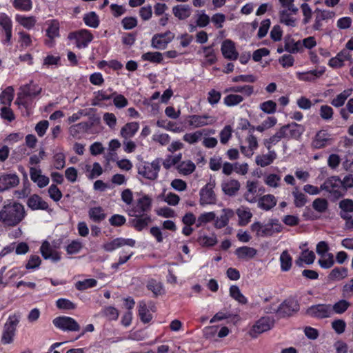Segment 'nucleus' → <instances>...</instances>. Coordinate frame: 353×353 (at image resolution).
Instances as JSON below:
<instances>
[{
    "label": "nucleus",
    "mask_w": 353,
    "mask_h": 353,
    "mask_svg": "<svg viewBox=\"0 0 353 353\" xmlns=\"http://www.w3.org/2000/svg\"><path fill=\"white\" fill-rule=\"evenodd\" d=\"M113 103L117 108H123L128 105V101L126 98L122 95L119 94L117 92L112 93Z\"/></svg>",
    "instance_id": "774afa93"
},
{
    "label": "nucleus",
    "mask_w": 353,
    "mask_h": 353,
    "mask_svg": "<svg viewBox=\"0 0 353 353\" xmlns=\"http://www.w3.org/2000/svg\"><path fill=\"white\" fill-rule=\"evenodd\" d=\"M19 183V178L16 174H6L0 176V192L16 187Z\"/></svg>",
    "instance_id": "f3484780"
},
{
    "label": "nucleus",
    "mask_w": 353,
    "mask_h": 353,
    "mask_svg": "<svg viewBox=\"0 0 353 353\" xmlns=\"http://www.w3.org/2000/svg\"><path fill=\"white\" fill-rule=\"evenodd\" d=\"M281 176L276 174H270L266 176L264 181L266 185L272 188H278L281 183Z\"/></svg>",
    "instance_id": "338daca9"
},
{
    "label": "nucleus",
    "mask_w": 353,
    "mask_h": 353,
    "mask_svg": "<svg viewBox=\"0 0 353 353\" xmlns=\"http://www.w3.org/2000/svg\"><path fill=\"white\" fill-rule=\"evenodd\" d=\"M172 12L175 17L179 20H185L190 17L192 8L187 4H179L172 8Z\"/></svg>",
    "instance_id": "cd10ccee"
},
{
    "label": "nucleus",
    "mask_w": 353,
    "mask_h": 353,
    "mask_svg": "<svg viewBox=\"0 0 353 353\" xmlns=\"http://www.w3.org/2000/svg\"><path fill=\"white\" fill-rule=\"evenodd\" d=\"M24 205L19 202H10L0 210V223L5 227H15L26 217Z\"/></svg>",
    "instance_id": "f257e3e1"
},
{
    "label": "nucleus",
    "mask_w": 353,
    "mask_h": 353,
    "mask_svg": "<svg viewBox=\"0 0 353 353\" xmlns=\"http://www.w3.org/2000/svg\"><path fill=\"white\" fill-rule=\"evenodd\" d=\"M30 176L31 180L37 183L40 188H43L49 184L50 179L41 174V170L40 169L31 167L30 168Z\"/></svg>",
    "instance_id": "412c9836"
},
{
    "label": "nucleus",
    "mask_w": 353,
    "mask_h": 353,
    "mask_svg": "<svg viewBox=\"0 0 353 353\" xmlns=\"http://www.w3.org/2000/svg\"><path fill=\"white\" fill-rule=\"evenodd\" d=\"M299 310L298 301L293 299L284 301L276 310V314L280 317L290 316Z\"/></svg>",
    "instance_id": "ddd939ff"
},
{
    "label": "nucleus",
    "mask_w": 353,
    "mask_h": 353,
    "mask_svg": "<svg viewBox=\"0 0 353 353\" xmlns=\"http://www.w3.org/2000/svg\"><path fill=\"white\" fill-rule=\"evenodd\" d=\"M97 281L94 279H87L83 281H79L75 283V287L78 290L83 291L88 288L95 287Z\"/></svg>",
    "instance_id": "6e6d98bb"
},
{
    "label": "nucleus",
    "mask_w": 353,
    "mask_h": 353,
    "mask_svg": "<svg viewBox=\"0 0 353 353\" xmlns=\"http://www.w3.org/2000/svg\"><path fill=\"white\" fill-rule=\"evenodd\" d=\"M152 199L147 194L137 199L136 205L128 211L129 216L147 214L152 209Z\"/></svg>",
    "instance_id": "0eeeda50"
},
{
    "label": "nucleus",
    "mask_w": 353,
    "mask_h": 353,
    "mask_svg": "<svg viewBox=\"0 0 353 353\" xmlns=\"http://www.w3.org/2000/svg\"><path fill=\"white\" fill-rule=\"evenodd\" d=\"M347 276V270L345 268H335L329 274V281H340Z\"/></svg>",
    "instance_id": "ea45409f"
},
{
    "label": "nucleus",
    "mask_w": 353,
    "mask_h": 353,
    "mask_svg": "<svg viewBox=\"0 0 353 353\" xmlns=\"http://www.w3.org/2000/svg\"><path fill=\"white\" fill-rule=\"evenodd\" d=\"M215 181H210L200 190V204L201 205L214 204L216 201V194L213 190Z\"/></svg>",
    "instance_id": "9b49d317"
},
{
    "label": "nucleus",
    "mask_w": 353,
    "mask_h": 353,
    "mask_svg": "<svg viewBox=\"0 0 353 353\" xmlns=\"http://www.w3.org/2000/svg\"><path fill=\"white\" fill-rule=\"evenodd\" d=\"M241 92L244 94L246 97H250L254 92V88L250 85H236L230 87L225 89V92Z\"/></svg>",
    "instance_id": "58836bf2"
},
{
    "label": "nucleus",
    "mask_w": 353,
    "mask_h": 353,
    "mask_svg": "<svg viewBox=\"0 0 353 353\" xmlns=\"http://www.w3.org/2000/svg\"><path fill=\"white\" fill-rule=\"evenodd\" d=\"M285 50L290 53H297L302 50L301 41H295L291 36H287L284 39Z\"/></svg>",
    "instance_id": "72a5a7b5"
},
{
    "label": "nucleus",
    "mask_w": 353,
    "mask_h": 353,
    "mask_svg": "<svg viewBox=\"0 0 353 353\" xmlns=\"http://www.w3.org/2000/svg\"><path fill=\"white\" fill-rule=\"evenodd\" d=\"M350 305V303L344 299L340 300L332 306V312L343 314L347 310Z\"/></svg>",
    "instance_id": "e2e57ef3"
},
{
    "label": "nucleus",
    "mask_w": 353,
    "mask_h": 353,
    "mask_svg": "<svg viewBox=\"0 0 353 353\" xmlns=\"http://www.w3.org/2000/svg\"><path fill=\"white\" fill-rule=\"evenodd\" d=\"M243 100L244 98L241 95L230 94L223 99V103L225 105L231 107L240 104Z\"/></svg>",
    "instance_id": "8fccbe9b"
},
{
    "label": "nucleus",
    "mask_w": 353,
    "mask_h": 353,
    "mask_svg": "<svg viewBox=\"0 0 353 353\" xmlns=\"http://www.w3.org/2000/svg\"><path fill=\"white\" fill-rule=\"evenodd\" d=\"M205 130H198L192 133H186L183 135V139L184 141L190 143L194 144L198 142L201 139L202 136L203 135V132Z\"/></svg>",
    "instance_id": "864d4df0"
},
{
    "label": "nucleus",
    "mask_w": 353,
    "mask_h": 353,
    "mask_svg": "<svg viewBox=\"0 0 353 353\" xmlns=\"http://www.w3.org/2000/svg\"><path fill=\"white\" fill-rule=\"evenodd\" d=\"M131 216L134 218L129 219L128 224L139 232L147 228L149 224L152 223L151 216L148 214Z\"/></svg>",
    "instance_id": "4468645a"
},
{
    "label": "nucleus",
    "mask_w": 353,
    "mask_h": 353,
    "mask_svg": "<svg viewBox=\"0 0 353 353\" xmlns=\"http://www.w3.org/2000/svg\"><path fill=\"white\" fill-rule=\"evenodd\" d=\"M277 200L272 194H266L260 197L258 200V207L261 209L268 211L276 205Z\"/></svg>",
    "instance_id": "c85d7f7f"
},
{
    "label": "nucleus",
    "mask_w": 353,
    "mask_h": 353,
    "mask_svg": "<svg viewBox=\"0 0 353 353\" xmlns=\"http://www.w3.org/2000/svg\"><path fill=\"white\" fill-rule=\"evenodd\" d=\"M12 5L17 10L28 12L32 8L31 0H13Z\"/></svg>",
    "instance_id": "5fc2aeb1"
},
{
    "label": "nucleus",
    "mask_w": 353,
    "mask_h": 353,
    "mask_svg": "<svg viewBox=\"0 0 353 353\" xmlns=\"http://www.w3.org/2000/svg\"><path fill=\"white\" fill-rule=\"evenodd\" d=\"M91 127V124L88 122H81L77 124L73 125L70 127L69 132L72 137H76L78 134L86 132Z\"/></svg>",
    "instance_id": "79ce46f5"
},
{
    "label": "nucleus",
    "mask_w": 353,
    "mask_h": 353,
    "mask_svg": "<svg viewBox=\"0 0 353 353\" xmlns=\"http://www.w3.org/2000/svg\"><path fill=\"white\" fill-rule=\"evenodd\" d=\"M284 128L288 134L287 139H298L305 131L304 126L295 122L285 125Z\"/></svg>",
    "instance_id": "393cba45"
},
{
    "label": "nucleus",
    "mask_w": 353,
    "mask_h": 353,
    "mask_svg": "<svg viewBox=\"0 0 353 353\" xmlns=\"http://www.w3.org/2000/svg\"><path fill=\"white\" fill-rule=\"evenodd\" d=\"M215 122L214 117L208 115H192L190 117L189 124L194 128H200Z\"/></svg>",
    "instance_id": "b1692460"
},
{
    "label": "nucleus",
    "mask_w": 353,
    "mask_h": 353,
    "mask_svg": "<svg viewBox=\"0 0 353 353\" xmlns=\"http://www.w3.org/2000/svg\"><path fill=\"white\" fill-rule=\"evenodd\" d=\"M85 23L91 28H96L99 26V21L95 12H91L85 14L83 17Z\"/></svg>",
    "instance_id": "680f3d73"
},
{
    "label": "nucleus",
    "mask_w": 353,
    "mask_h": 353,
    "mask_svg": "<svg viewBox=\"0 0 353 353\" xmlns=\"http://www.w3.org/2000/svg\"><path fill=\"white\" fill-rule=\"evenodd\" d=\"M240 183L235 179H228L223 181L221 189L225 194L232 196H234L240 189Z\"/></svg>",
    "instance_id": "a878e982"
},
{
    "label": "nucleus",
    "mask_w": 353,
    "mask_h": 353,
    "mask_svg": "<svg viewBox=\"0 0 353 353\" xmlns=\"http://www.w3.org/2000/svg\"><path fill=\"white\" fill-rule=\"evenodd\" d=\"M146 288L148 290L153 293L154 297L162 295L164 294L163 285L161 281L154 279H150L147 281Z\"/></svg>",
    "instance_id": "473e14b6"
},
{
    "label": "nucleus",
    "mask_w": 353,
    "mask_h": 353,
    "mask_svg": "<svg viewBox=\"0 0 353 353\" xmlns=\"http://www.w3.org/2000/svg\"><path fill=\"white\" fill-rule=\"evenodd\" d=\"M288 10H283L279 13L280 22L288 26L294 27L296 26V20L290 16Z\"/></svg>",
    "instance_id": "3c124183"
},
{
    "label": "nucleus",
    "mask_w": 353,
    "mask_h": 353,
    "mask_svg": "<svg viewBox=\"0 0 353 353\" xmlns=\"http://www.w3.org/2000/svg\"><path fill=\"white\" fill-rule=\"evenodd\" d=\"M352 89H347L343 90L341 93L339 94L334 99H332L331 103L334 107H341L344 105L346 99L352 94Z\"/></svg>",
    "instance_id": "37998d69"
},
{
    "label": "nucleus",
    "mask_w": 353,
    "mask_h": 353,
    "mask_svg": "<svg viewBox=\"0 0 353 353\" xmlns=\"http://www.w3.org/2000/svg\"><path fill=\"white\" fill-rule=\"evenodd\" d=\"M40 252L44 259H50L53 262H58L61 259L58 252L54 250L48 241H44L40 248Z\"/></svg>",
    "instance_id": "a211bd4d"
},
{
    "label": "nucleus",
    "mask_w": 353,
    "mask_h": 353,
    "mask_svg": "<svg viewBox=\"0 0 353 353\" xmlns=\"http://www.w3.org/2000/svg\"><path fill=\"white\" fill-rule=\"evenodd\" d=\"M341 209L339 215L341 219H349L350 213L353 212V200L345 199L341 200L339 203Z\"/></svg>",
    "instance_id": "2f4dec72"
},
{
    "label": "nucleus",
    "mask_w": 353,
    "mask_h": 353,
    "mask_svg": "<svg viewBox=\"0 0 353 353\" xmlns=\"http://www.w3.org/2000/svg\"><path fill=\"white\" fill-rule=\"evenodd\" d=\"M216 218V214L214 212H204L198 217L196 221V227H200L203 224L214 221Z\"/></svg>",
    "instance_id": "052dcab7"
},
{
    "label": "nucleus",
    "mask_w": 353,
    "mask_h": 353,
    "mask_svg": "<svg viewBox=\"0 0 353 353\" xmlns=\"http://www.w3.org/2000/svg\"><path fill=\"white\" fill-rule=\"evenodd\" d=\"M292 195L294 198V205L296 208H301L304 206L307 202V196L302 192L298 190V188H295L292 192Z\"/></svg>",
    "instance_id": "4d7b16f0"
},
{
    "label": "nucleus",
    "mask_w": 353,
    "mask_h": 353,
    "mask_svg": "<svg viewBox=\"0 0 353 353\" xmlns=\"http://www.w3.org/2000/svg\"><path fill=\"white\" fill-rule=\"evenodd\" d=\"M46 35L50 39V41H46V43L48 46L52 45V40L59 37V22L57 20L50 21L49 26L46 30Z\"/></svg>",
    "instance_id": "7c9ffc66"
},
{
    "label": "nucleus",
    "mask_w": 353,
    "mask_h": 353,
    "mask_svg": "<svg viewBox=\"0 0 353 353\" xmlns=\"http://www.w3.org/2000/svg\"><path fill=\"white\" fill-rule=\"evenodd\" d=\"M257 254V250L251 247L242 246L235 250V254L240 259L248 260L254 258Z\"/></svg>",
    "instance_id": "c756f323"
},
{
    "label": "nucleus",
    "mask_w": 353,
    "mask_h": 353,
    "mask_svg": "<svg viewBox=\"0 0 353 353\" xmlns=\"http://www.w3.org/2000/svg\"><path fill=\"white\" fill-rule=\"evenodd\" d=\"M196 168L195 164L190 160L182 161L178 165L179 172L188 175L192 173Z\"/></svg>",
    "instance_id": "603ef678"
},
{
    "label": "nucleus",
    "mask_w": 353,
    "mask_h": 353,
    "mask_svg": "<svg viewBox=\"0 0 353 353\" xmlns=\"http://www.w3.org/2000/svg\"><path fill=\"white\" fill-rule=\"evenodd\" d=\"M312 208L316 212L323 213L328 208V202L325 199L317 198L312 202Z\"/></svg>",
    "instance_id": "13d9d810"
},
{
    "label": "nucleus",
    "mask_w": 353,
    "mask_h": 353,
    "mask_svg": "<svg viewBox=\"0 0 353 353\" xmlns=\"http://www.w3.org/2000/svg\"><path fill=\"white\" fill-rule=\"evenodd\" d=\"M230 296L241 304H246L248 302L246 297L241 292L237 285H233L230 286Z\"/></svg>",
    "instance_id": "c03bdc74"
},
{
    "label": "nucleus",
    "mask_w": 353,
    "mask_h": 353,
    "mask_svg": "<svg viewBox=\"0 0 353 353\" xmlns=\"http://www.w3.org/2000/svg\"><path fill=\"white\" fill-rule=\"evenodd\" d=\"M330 135L325 130H320L315 135L312 146L315 149H321L330 143Z\"/></svg>",
    "instance_id": "5701e85b"
},
{
    "label": "nucleus",
    "mask_w": 353,
    "mask_h": 353,
    "mask_svg": "<svg viewBox=\"0 0 353 353\" xmlns=\"http://www.w3.org/2000/svg\"><path fill=\"white\" fill-rule=\"evenodd\" d=\"M54 325L63 331L77 332L80 330L79 324L72 317L58 316L53 319Z\"/></svg>",
    "instance_id": "1a4fd4ad"
},
{
    "label": "nucleus",
    "mask_w": 353,
    "mask_h": 353,
    "mask_svg": "<svg viewBox=\"0 0 353 353\" xmlns=\"http://www.w3.org/2000/svg\"><path fill=\"white\" fill-rule=\"evenodd\" d=\"M16 21L25 28L31 29L36 23V19L34 17H26L22 15H17Z\"/></svg>",
    "instance_id": "de8ad7c7"
},
{
    "label": "nucleus",
    "mask_w": 353,
    "mask_h": 353,
    "mask_svg": "<svg viewBox=\"0 0 353 353\" xmlns=\"http://www.w3.org/2000/svg\"><path fill=\"white\" fill-rule=\"evenodd\" d=\"M221 50L223 56L227 59L236 60L239 57L234 43L230 39H226L222 43Z\"/></svg>",
    "instance_id": "6ab92c4d"
},
{
    "label": "nucleus",
    "mask_w": 353,
    "mask_h": 353,
    "mask_svg": "<svg viewBox=\"0 0 353 353\" xmlns=\"http://www.w3.org/2000/svg\"><path fill=\"white\" fill-rule=\"evenodd\" d=\"M27 205L32 210H48L49 208L48 203L43 200L38 194H34L31 195L28 201Z\"/></svg>",
    "instance_id": "aec40b11"
},
{
    "label": "nucleus",
    "mask_w": 353,
    "mask_h": 353,
    "mask_svg": "<svg viewBox=\"0 0 353 353\" xmlns=\"http://www.w3.org/2000/svg\"><path fill=\"white\" fill-rule=\"evenodd\" d=\"M0 27L6 34L4 43H10L12 38V22L10 17L6 13L0 14Z\"/></svg>",
    "instance_id": "4be33fe9"
},
{
    "label": "nucleus",
    "mask_w": 353,
    "mask_h": 353,
    "mask_svg": "<svg viewBox=\"0 0 353 353\" xmlns=\"http://www.w3.org/2000/svg\"><path fill=\"white\" fill-rule=\"evenodd\" d=\"M135 241L132 239L116 238L110 242H107L102 245V248L106 252H112L116 249L124 245L134 247L135 245Z\"/></svg>",
    "instance_id": "2eb2a0df"
},
{
    "label": "nucleus",
    "mask_w": 353,
    "mask_h": 353,
    "mask_svg": "<svg viewBox=\"0 0 353 353\" xmlns=\"http://www.w3.org/2000/svg\"><path fill=\"white\" fill-rule=\"evenodd\" d=\"M139 315L141 321L144 323L150 322L152 319V314L150 313L147 305L143 301L139 303Z\"/></svg>",
    "instance_id": "a19ab883"
},
{
    "label": "nucleus",
    "mask_w": 353,
    "mask_h": 353,
    "mask_svg": "<svg viewBox=\"0 0 353 353\" xmlns=\"http://www.w3.org/2000/svg\"><path fill=\"white\" fill-rule=\"evenodd\" d=\"M161 168V159L157 158L152 162L141 161L137 165L138 174L144 179L154 181L158 178Z\"/></svg>",
    "instance_id": "20e7f679"
},
{
    "label": "nucleus",
    "mask_w": 353,
    "mask_h": 353,
    "mask_svg": "<svg viewBox=\"0 0 353 353\" xmlns=\"http://www.w3.org/2000/svg\"><path fill=\"white\" fill-rule=\"evenodd\" d=\"M234 216V212L229 208H224L222 210V213L220 216L215 218L214 225L216 229H221L225 227L230 219Z\"/></svg>",
    "instance_id": "bb28decb"
},
{
    "label": "nucleus",
    "mask_w": 353,
    "mask_h": 353,
    "mask_svg": "<svg viewBox=\"0 0 353 353\" xmlns=\"http://www.w3.org/2000/svg\"><path fill=\"white\" fill-rule=\"evenodd\" d=\"M139 130V124L137 122H131L125 124L121 130V136L125 140L132 137Z\"/></svg>",
    "instance_id": "f704fd0d"
},
{
    "label": "nucleus",
    "mask_w": 353,
    "mask_h": 353,
    "mask_svg": "<svg viewBox=\"0 0 353 353\" xmlns=\"http://www.w3.org/2000/svg\"><path fill=\"white\" fill-rule=\"evenodd\" d=\"M173 36L164 39L162 35L156 34L151 40V46L156 49H165L167 45L172 41Z\"/></svg>",
    "instance_id": "e433bc0d"
},
{
    "label": "nucleus",
    "mask_w": 353,
    "mask_h": 353,
    "mask_svg": "<svg viewBox=\"0 0 353 353\" xmlns=\"http://www.w3.org/2000/svg\"><path fill=\"white\" fill-rule=\"evenodd\" d=\"M65 165V157L63 153L58 152L53 156V166L57 170H61Z\"/></svg>",
    "instance_id": "69168bd1"
},
{
    "label": "nucleus",
    "mask_w": 353,
    "mask_h": 353,
    "mask_svg": "<svg viewBox=\"0 0 353 353\" xmlns=\"http://www.w3.org/2000/svg\"><path fill=\"white\" fill-rule=\"evenodd\" d=\"M70 40H74L77 48H85L92 41L94 37L88 30L81 29L78 31L70 32L68 37Z\"/></svg>",
    "instance_id": "6e6552de"
},
{
    "label": "nucleus",
    "mask_w": 353,
    "mask_h": 353,
    "mask_svg": "<svg viewBox=\"0 0 353 353\" xmlns=\"http://www.w3.org/2000/svg\"><path fill=\"white\" fill-rule=\"evenodd\" d=\"M321 257L318 263L322 268L328 269L333 266L334 260V255L332 253H327L325 256Z\"/></svg>",
    "instance_id": "0e129e2a"
},
{
    "label": "nucleus",
    "mask_w": 353,
    "mask_h": 353,
    "mask_svg": "<svg viewBox=\"0 0 353 353\" xmlns=\"http://www.w3.org/2000/svg\"><path fill=\"white\" fill-rule=\"evenodd\" d=\"M274 326V321L270 317L265 316L259 319L249 331L252 338H256L259 334L272 329Z\"/></svg>",
    "instance_id": "9d476101"
},
{
    "label": "nucleus",
    "mask_w": 353,
    "mask_h": 353,
    "mask_svg": "<svg viewBox=\"0 0 353 353\" xmlns=\"http://www.w3.org/2000/svg\"><path fill=\"white\" fill-rule=\"evenodd\" d=\"M143 61H148L153 63H161L163 61V54L159 52H148L141 56Z\"/></svg>",
    "instance_id": "49530a36"
},
{
    "label": "nucleus",
    "mask_w": 353,
    "mask_h": 353,
    "mask_svg": "<svg viewBox=\"0 0 353 353\" xmlns=\"http://www.w3.org/2000/svg\"><path fill=\"white\" fill-rule=\"evenodd\" d=\"M306 313L314 318H328L332 314V305L330 304L314 305L307 309Z\"/></svg>",
    "instance_id": "f8f14e48"
},
{
    "label": "nucleus",
    "mask_w": 353,
    "mask_h": 353,
    "mask_svg": "<svg viewBox=\"0 0 353 353\" xmlns=\"http://www.w3.org/2000/svg\"><path fill=\"white\" fill-rule=\"evenodd\" d=\"M250 228L257 236L264 237L280 232L282 230V225L278 219H274L270 220L266 224H263L259 221L254 222L251 225Z\"/></svg>",
    "instance_id": "f03ea898"
},
{
    "label": "nucleus",
    "mask_w": 353,
    "mask_h": 353,
    "mask_svg": "<svg viewBox=\"0 0 353 353\" xmlns=\"http://www.w3.org/2000/svg\"><path fill=\"white\" fill-rule=\"evenodd\" d=\"M276 158V154L274 150H269L266 154L258 155L256 157V163L258 165L265 167L271 164Z\"/></svg>",
    "instance_id": "c9c22d12"
},
{
    "label": "nucleus",
    "mask_w": 353,
    "mask_h": 353,
    "mask_svg": "<svg viewBox=\"0 0 353 353\" xmlns=\"http://www.w3.org/2000/svg\"><path fill=\"white\" fill-rule=\"evenodd\" d=\"M315 20L313 24V29L314 30H320L322 28V21L332 19L335 16V12L330 10H321L316 8L314 10Z\"/></svg>",
    "instance_id": "dca6fc26"
},
{
    "label": "nucleus",
    "mask_w": 353,
    "mask_h": 353,
    "mask_svg": "<svg viewBox=\"0 0 353 353\" xmlns=\"http://www.w3.org/2000/svg\"><path fill=\"white\" fill-rule=\"evenodd\" d=\"M89 218L95 223H100L106 218V214L101 207L91 208L88 211Z\"/></svg>",
    "instance_id": "4c0bfd02"
},
{
    "label": "nucleus",
    "mask_w": 353,
    "mask_h": 353,
    "mask_svg": "<svg viewBox=\"0 0 353 353\" xmlns=\"http://www.w3.org/2000/svg\"><path fill=\"white\" fill-rule=\"evenodd\" d=\"M14 89L12 87H8L4 91L0 94L1 103L4 105H10L13 99Z\"/></svg>",
    "instance_id": "bf43d9fd"
},
{
    "label": "nucleus",
    "mask_w": 353,
    "mask_h": 353,
    "mask_svg": "<svg viewBox=\"0 0 353 353\" xmlns=\"http://www.w3.org/2000/svg\"><path fill=\"white\" fill-rule=\"evenodd\" d=\"M19 323L17 316H10L6 323L4 324L1 343L3 344H10L12 343L13 338L15 335L16 328Z\"/></svg>",
    "instance_id": "423d86ee"
},
{
    "label": "nucleus",
    "mask_w": 353,
    "mask_h": 353,
    "mask_svg": "<svg viewBox=\"0 0 353 353\" xmlns=\"http://www.w3.org/2000/svg\"><path fill=\"white\" fill-rule=\"evenodd\" d=\"M320 189L329 193L334 199H339L345 194L344 187H343L341 179L339 176L328 177L321 185Z\"/></svg>",
    "instance_id": "39448f33"
},
{
    "label": "nucleus",
    "mask_w": 353,
    "mask_h": 353,
    "mask_svg": "<svg viewBox=\"0 0 353 353\" xmlns=\"http://www.w3.org/2000/svg\"><path fill=\"white\" fill-rule=\"evenodd\" d=\"M325 71V69L324 67L321 68L320 69L310 70L303 73L301 79L304 81H314L317 78H319L321 76H322Z\"/></svg>",
    "instance_id": "09e8293b"
},
{
    "label": "nucleus",
    "mask_w": 353,
    "mask_h": 353,
    "mask_svg": "<svg viewBox=\"0 0 353 353\" xmlns=\"http://www.w3.org/2000/svg\"><path fill=\"white\" fill-rule=\"evenodd\" d=\"M41 90L42 88L39 85L31 81L30 83L20 87L15 103L26 108L28 105V98L35 97L41 93Z\"/></svg>",
    "instance_id": "7ed1b4c3"
},
{
    "label": "nucleus",
    "mask_w": 353,
    "mask_h": 353,
    "mask_svg": "<svg viewBox=\"0 0 353 353\" xmlns=\"http://www.w3.org/2000/svg\"><path fill=\"white\" fill-rule=\"evenodd\" d=\"M281 269L283 272L290 270L292 263V259L287 250H284L280 256Z\"/></svg>",
    "instance_id": "a18cd8bd"
}]
</instances>
